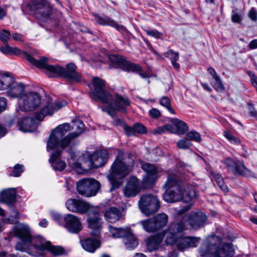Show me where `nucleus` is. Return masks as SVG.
<instances>
[{"label":"nucleus","mask_w":257,"mask_h":257,"mask_svg":"<svg viewBox=\"0 0 257 257\" xmlns=\"http://www.w3.org/2000/svg\"><path fill=\"white\" fill-rule=\"evenodd\" d=\"M10 233L21 240L15 245L17 250L27 252L35 256L42 255L45 250L49 251L55 256L64 253L65 250L62 247L52 245L50 241H46L41 236L33 237L30 227L26 224H19Z\"/></svg>","instance_id":"f257e3e1"},{"label":"nucleus","mask_w":257,"mask_h":257,"mask_svg":"<svg viewBox=\"0 0 257 257\" xmlns=\"http://www.w3.org/2000/svg\"><path fill=\"white\" fill-rule=\"evenodd\" d=\"M72 128L77 132L65 134L70 130V125L65 123L56 127L50 135L47 142L48 151L54 150L57 147L64 149L69 147L71 148L76 144V139L84 131V124L79 119L73 120Z\"/></svg>","instance_id":"f03ea898"},{"label":"nucleus","mask_w":257,"mask_h":257,"mask_svg":"<svg viewBox=\"0 0 257 257\" xmlns=\"http://www.w3.org/2000/svg\"><path fill=\"white\" fill-rule=\"evenodd\" d=\"M164 186L166 188L164 199L168 203L180 201L189 202L197 195L194 187L181 181L178 175L174 172L168 173L167 181Z\"/></svg>","instance_id":"7ed1b4c3"},{"label":"nucleus","mask_w":257,"mask_h":257,"mask_svg":"<svg viewBox=\"0 0 257 257\" xmlns=\"http://www.w3.org/2000/svg\"><path fill=\"white\" fill-rule=\"evenodd\" d=\"M25 55L26 59L33 65L44 69L45 73L49 77L61 76L72 83H78L82 80L81 74L76 71L77 67L73 63H70L64 68L59 65H49V58L46 57L37 60L28 53H25Z\"/></svg>","instance_id":"20e7f679"},{"label":"nucleus","mask_w":257,"mask_h":257,"mask_svg":"<svg viewBox=\"0 0 257 257\" xmlns=\"http://www.w3.org/2000/svg\"><path fill=\"white\" fill-rule=\"evenodd\" d=\"M133 159L123 152H119L111 166L107 178L111 185L110 190L118 188L122 184L120 180L125 177L133 170Z\"/></svg>","instance_id":"39448f33"},{"label":"nucleus","mask_w":257,"mask_h":257,"mask_svg":"<svg viewBox=\"0 0 257 257\" xmlns=\"http://www.w3.org/2000/svg\"><path fill=\"white\" fill-rule=\"evenodd\" d=\"M200 257H232L234 254L232 244L222 243V239L218 236L208 237L199 248Z\"/></svg>","instance_id":"423d86ee"},{"label":"nucleus","mask_w":257,"mask_h":257,"mask_svg":"<svg viewBox=\"0 0 257 257\" xmlns=\"http://www.w3.org/2000/svg\"><path fill=\"white\" fill-rule=\"evenodd\" d=\"M105 81L99 77H93L91 84H88L90 88L89 96L95 101H99L103 103H107L108 107L107 108V113L111 116L116 115V110L114 106L110 105V100H112V95L105 89Z\"/></svg>","instance_id":"0eeeda50"},{"label":"nucleus","mask_w":257,"mask_h":257,"mask_svg":"<svg viewBox=\"0 0 257 257\" xmlns=\"http://www.w3.org/2000/svg\"><path fill=\"white\" fill-rule=\"evenodd\" d=\"M108 58L112 63L114 64L122 70L138 73L140 76L144 79L149 78L151 76L149 72H143L139 65L127 61L125 58L121 56L111 55H109Z\"/></svg>","instance_id":"6e6552de"},{"label":"nucleus","mask_w":257,"mask_h":257,"mask_svg":"<svg viewBox=\"0 0 257 257\" xmlns=\"http://www.w3.org/2000/svg\"><path fill=\"white\" fill-rule=\"evenodd\" d=\"M100 183L93 178H84L80 180L76 184L78 193L84 197L95 196L100 189Z\"/></svg>","instance_id":"1a4fd4ad"},{"label":"nucleus","mask_w":257,"mask_h":257,"mask_svg":"<svg viewBox=\"0 0 257 257\" xmlns=\"http://www.w3.org/2000/svg\"><path fill=\"white\" fill-rule=\"evenodd\" d=\"M41 102V96L35 91L25 93L18 101L20 108L24 111L36 109L40 106Z\"/></svg>","instance_id":"9d476101"},{"label":"nucleus","mask_w":257,"mask_h":257,"mask_svg":"<svg viewBox=\"0 0 257 257\" xmlns=\"http://www.w3.org/2000/svg\"><path fill=\"white\" fill-rule=\"evenodd\" d=\"M138 204L142 212L147 216L155 213L160 207V201L158 198L150 194L141 196Z\"/></svg>","instance_id":"9b49d317"},{"label":"nucleus","mask_w":257,"mask_h":257,"mask_svg":"<svg viewBox=\"0 0 257 257\" xmlns=\"http://www.w3.org/2000/svg\"><path fill=\"white\" fill-rule=\"evenodd\" d=\"M185 228L184 222L180 221L170 224L167 229L160 234L162 237V240L165 238L166 244L173 245L176 244L179 236L177 233L182 232Z\"/></svg>","instance_id":"f8f14e48"},{"label":"nucleus","mask_w":257,"mask_h":257,"mask_svg":"<svg viewBox=\"0 0 257 257\" xmlns=\"http://www.w3.org/2000/svg\"><path fill=\"white\" fill-rule=\"evenodd\" d=\"M27 6L34 14L42 18L49 17L52 13V7L46 0H31Z\"/></svg>","instance_id":"ddd939ff"},{"label":"nucleus","mask_w":257,"mask_h":257,"mask_svg":"<svg viewBox=\"0 0 257 257\" xmlns=\"http://www.w3.org/2000/svg\"><path fill=\"white\" fill-rule=\"evenodd\" d=\"M87 213L88 225L92 229L91 234L97 237L100 235L101 226V219L98 209L93 206Z\"/></svg>","instance_id":"4468645a"},{"label":"nucleus","mask_w":257,"mask_h":257,"mask_svg":"<svg viewBox=\"0 0 257 257\" xmlns=\"http://www.w3.org/2000/svg\"><path fill=\"white\" fill-rule=\"evenodd\" d=\"M65 205L70 211L80 214L87 213L93 207L83 200L76 199H68Z\"/></svg>","instance_id":"2eb2a0df"},{"label":"nucleus","mask_w":257,"mask_h":257,"mask_svg":"<svg viewBox=\"0 0 257 257\" xmlns=\"http://www.w3.org/2000/svg\"><path fill=\"white\" fill-rule=\"evenodd\" d=\"M142 168L146 173L143 179L144 183L148 185L154 183L158 178V173L161 171L159 168L149 163L143 164Z\"/></svg>","instance_id":"dca6fc26"},{"label":"nucleus","mask_w":257,"mask_h":257,"mask_svg":"<svg viewBox=\"0 0 257 257\" xmlns=\"http://www.w3.org/2000/svg\"><path fill=\"white\" fill-rule=\"evenodd\" d=\"M65 227L67 230L72 233H78L82 229L80 219L76 216L68 214L64 218Z\"/></svg>","instance_id":"f3484780"},{"label":"nucleus","mask_w":257,"mask_h":257,"mask_svg":"<svg viewBox=\"0 0 257 257\" xmlns=\"http://www.w3.org/2000/svg\"><path fill=\"white\" fill-rule=\"evenodd\" d=\"M108 157L105 150L97 151L88 155V159L92 168H97L102 166L106 162Z\"/></svg>","instance_id":"a211bd4d"},{"label":"nucleus","mask_w":257,"mask_h":257,"mask_svg":"<svg viewBox=\"0 0 257 257\" xmlns=\"http://www.w3.org/2000/svg\"><path fill=\"white\" fill-rule=\"evenodd\" d=\"M141 191L139 179L134 176L131 177L123 189V194L126 197L136 196Z\"/></svg>","instance_id":"6ab92c4d"},{"label":"nucleus","mask_w":257,"mask_h":257,"mask_svg":"<svg viewBox=\"0 0 257 257\" xmlns=\"http://www.w3.org/2000/svg\"><path fill=\"white\" fill-rule=\"evenodd\" d=\"M131 102L128 97L123 96L121 94L116 93L114 95V98L112 96V100H110V105L114 106V108L117 111L122 113L126 112V107L129 106Z\"/></svg>","instance_id":"aec40b11"},{"label":"nucleus","mask_w":257,"mask_h":257,"mask_svg":"<svg viewBox=\"0 0 257 257\" xmlns=\"http://www.w3.org/2000/svg\"><path fill=\"white\" fill-rule=\"evenodd\" d=\"M207 220L206 215L202 212L191 214L188 218V222L192 228L197 229L204 226Z\"/></svg>","instance_id":"412c9836"},{"label":"nucleus","mask_w":257,"mask_h":257,"mask_svg":"<svg viewBox=\"0 0 257 257\" xmlns=\"http://www.w3.org/2000/svg\"><path fill=\"white\" fill-rule=\"evenodd\" d=\"M198 240L193 237L179 236L176 245L179 250H183L184 249L190 247H196Z\"/></svg>","instance_id":"4be33fe9"},{"label":"nucleus","mask_w":257,"mask_h":257,"mask_svg":"<svg viewBox=\"0 0 257 257\" xmlns=\"http://www.w3.org/2000/svg\"><path fill=\"white\" fill-rule=\"evenodd\" d=\"M55 112L53 103L51 99H48L44 104L40 112L35 114V118L38 120H42L45 116L52 115Z\"/></svg>","instance_id":"5701e85b"},{"label":"nucleus","mask_w":257,"mask_h":257,"mask_svg":"<svg viewBox=\"0 0 257 257\" xmlns=\"http://www.w3.org/2000/svg\"><path fill=\"white\" fill-rule=\"evenodd\" d=\"M19 130L23 132H32L36 130L37 124L32 117L23 118L18 122Z\"/></svg>","instance_id":"b1692460"},{"label":"nucleus","mask_w":257,"mask_h":257,"mask_svg":"<svg viewBox=\"0 0 257 257\" xmlns=\"http://www.w3.org/2000/svg\"><path fill=\"white\" fill-rule=\"evenodd\" d=\"M61 154V151L57 150L51 154L49 159V162L55 171H61L66 167L65 162L59 159Z\"/></svg>","instance_id":"393cba45"},{"label":"nucleus","mask_w":257,"mask_h":257,"mask_svg":"<svg viewBox=\"0 0 257 257\" xmlns=\"http://www.w3.org/2000/svg\"><path fill=\"white\" fill-rule=\"evenodd\" d=\"M16 199V192L14 188H9L0 192V202L10 204Z\"/></svg>","instance_id":"a878e982"},{"label":"nucleus","mask_w":257,"mask_h":257,"mask_svg":"<svg viewBox=\"0 0 257 257\" xmlns=\"http://www.w3.org/2000/svg\"><path fill=\"white\" fill-rule=\"evenodd\" d=\"M94 16L95 21L99 25L103 26L108 25L115 28L117 30L123 29L122 26L118 25L115 21L106 16H99L97 14H95Z\"/></svg>","instance_id":"bb28decb"},{"label":"nucleus","mask_w":257,"mask_h":257,"mask_svg":"<svg viewBox=\"0 0 257 257\" xmlns=\"http://www.w3.org/2000/svg\"><path fill=\"white\" fill-rule=\"evenodd\" d=\"M25 86L23 83H16L14 84L8 89L7 94L12 98H21L25 93Z\"/></svg>","instance_id":"cd10ccee"},{"label":"nucleus","mask_w":257,"mask_h":257,"mask_svg":"<svg viewBox=\"0 0 257 257\" xmlns=\"http://www.w3.org/2000/svg\"><path fill=\"white\" fill-rule=\"evenodd\" d=\"M104 217L108 222L114 223L121 218V212L118 208L112 207L105 211Z\"/></svg>","instance_id":"c85d7f7f"},{"label":"nucleus","mask_w":257,"mask_h":257,"mask_svg":"<svg viewBox=\"0 0 257 257\" xmlns=\"http://www.w3.org/2000/svg\"><path fill=\"white\" fill-rule=\"evenodd\" d=\"M82 247L86 251L94 252L100 246V241L96 239L87 238L81 241Z\"/></svg>","instance_id":"c756f323"},{"label":"nucleus","mask_w":257,"mask_h":257,"mask_svg":"<svg viewBox=\"0 0 257 257\" xmlns=\"http://www.w3.org/2000/svg\"><path fill=\"white\" fill-rule=\"evenodd\" d=\"M162 242V237L159 234L152 236L146 241L147 249L149 252L156 250Z\"/></svg>","instance_id":"7c9ffc66"},{"label":"nucleus","mask_w":257,"mask_h":257,"mask_svg":"<svg viewBox=\"0 0 257 257\" xmlns=\"http://www.w3.org/2000/svg\"><path fill=\"white\" fill-rule=\"evenodd\" d=\"M15 81V78L9 74L0 73V90H8Z\"/></svg>","instance_id":"2f4dec72"},{"label":"nucleus","mask_w":257,"mask_h":257,"mask_svg":"<svg viewBox=\"0 0 257 257\" xmlns=\"http://www.w3.org/2000/svg\"><path fill=\"white\" fill-rule=\"evenodd\" d=\"M123 242L126 249L128 250L134 249L139 243L138 239L131 230L123 238Z\"/></svg>","instance_id":"473e14b6"},{"label":"nucleus","mask_w":257,"mask_h":257,"mask_svg":"<svg viewBox=\"0 0 257 257\" xmlns=\"http://www.w3.org/2000/svg\"><path fill=\"white\" fill-rule=\"evenodd\" d=\"M232 173L234 175H240L245 177L252 176L253 174L251 171L246 168L243 163L240 162L236 163Z\"/></svg>","instance_id":"72a5a7b5"},{"label":"nucleus","mask_w":257,"mask_h":257,"mask_svg":"<svg viewBox=\"0 0 257 257\" xmlns=\"http://www.w3.org/2000/svg\"><path fill=\"white\" fill-rule=\"evenodd\" d=\"M170 121L176 128L175 134L183 135L188 130L187 124L179 119L172 118Z\"/></svg>","instance_id":"f704fd0d"},{"label":"nucleus","mask_w":257,"mask_h":257,"mask_svg":"<svg viewBox=\"0 0 257 257\" xmlns=\"http://www.w3.org/2000/svg\"><path fill=\"white\" fill-rule=\"evenodd\" d=\"M109 230L112 237L115 238L122 237L123 238L130 231V229L128 228H117L109 225Z\"/></svg>","instance_id":"c9c22d12"},{"label":"nucleus","mask_w":257,"mask_h":257,"mask_svg":"<svg viewBox=\"0 0 257 257\" xmlns=\"http://www.w3.org/2000/svg\"><path fill=\"white\" fill-rule=\"evenodd\" d=\"M153 219L155 222L158 230H159L166 225L168 217L166 214L160 213L153 217Z\"/></svg>","instance_id":"e433bc0d"},{"label":"nucleus","mask_w":257,"mask_h":257,"mask_svg":"<svg viewBox=\"0 0 257 257\" xmlns=\"http://www.w3.org/2000/svg\"><path fill=\"white\" fill-rule=\"evenodd\" d=\"M139 223L142 225L144 229L148 232H154L158 231L153 217L141 220Z\"/></svg>","instance_id":"4c0bfd02"},{"label":"nucleus","mask_w":257,"mask_h":257,"mask_svg":"<svg viewBox=\"0 0 257 257\" xmlns=\"http://www.w3.org/2000/svg\"><path fill=\"white\" fill-rule=\"evenodd\" d=\"M5 45L1 47L0 50L5 54H15L19 55L21 54V50L17 47H12L8 45L7 43L5 44Z\"/></svg>","instance_id":"58836bf2"},{"label":"nucleus","mask_w":257,"mask_h":257,"mask_svg":"<svg viewBox=\"0 0 257 257\" xmlns=\"http://www.w3.org/2000/svg\"><path fill=\"white\" fill-rule=\"evenodd\" d=\"M19 218V213L15 209H12L11 215L9 217L4 220V222L6 223L15 224L18 222Z\"/></svg>","instance_id":"ea45409f"},{"label":"nucleus","mask_w":257,"mask_h":257,"mask_svg":"<svg viewBox=\"0 0 257 257\" xmlns=\"http://www.w3.org/2000/svg\"><path fill=\"white\" fill-rule=\"evenodd\" d=\"M186 139L188 141H193L196 142H200L201 141L200 135L195 131H190L186 134Z\"/></svg>","instance_id":"a19ab883"},{"label":"nucleus","mask_w":257,"mask_h":257,"mask_svg":"<svg viewBox=\"0 0 257 257\" xmlns=\"http://www.w3.org/2000/svg\"><path fill=\"white\" fill-rule=\"evenodd\" d=\"M224 136L232 144L239 145L240 144V140L234 136L230 132L228 131L224 132Z\"/></svg>","instance_id":"79ce46f5"},{"label":"nucleus","mask_w":257,"mask_h":257,"mask_svg":"<svg viewBox=\"0 0 257 257\" xmlns=\"http://www.w3.org/2000/svg\"><path fill=\"white\" fill-rule=\"evenodd\" d=\"M160 104L167 108V109L172 114H175V111L171 106L170 100L168 97L164 96L160 101Z\"/></svg>","instance_id":"37998d69"},{"label":"nucleus","mask_w":257,"mask_h":257,"mask_svg":"<svg viewBox=\"0 0 257 257\" xmlns=\"http://www.w3.org/2000/svg\"><path fill=\"white\" fill-rule=\"evenodd\" d=\"M225 165L228 170L231 172L233 171L237 162L234 161L230 158H227L222 161Z\"/></svg>","instance_id":"c03bdc74"},{"label":"nucleus","mask_w":257,"mask_h":257,"mask_svg":"<svg viewBox=\"0 0 257 257\" xmlns=\"http://www.w3.org/2000/svg\"><path fill=\"white\" fill-rule=\"evenodd\" d=\"M23 165L19 164H16L11 173H10V175L14 177H19L21 175V174L24 171L23 169Z\"/></svg>","instance_id":"a18cd8bd"},{"label":"nucleus","mask_w":257,"mask_h":257,"mask_svg":"<svg viewBox=\"0 0 257 257\" xmlns=\"http://www.w3.org/2000/svg\"><path fill=\"white\" fill-rule=\"evenodd\" d=\"M166 57L169 58L171 62L177 61L179 59V53L177 52H174L172 50H169L164 54Z\"/></svg>","instance_id":"49530a36"},{"label":"nucleus","mask_w":257,"mask_h":257,"mask_svg":"<svg viewBox=\"0 0 257 257\" xmlns=\"http://www.w3.org/2000/svg\"><path fill=\"white\" fill-rule=\"evenodd\" d=\"M214 82L213 84V87L218 91H222L224 89L223 84L219 77H218L214 79Z\"/></svg>","instance_id":"de8ad7c7"},{"label":"nucleus","mask_w":257,"mask_h":257,"mask_svg":"<svg viewBox=\"0 0 257 257\" xmlns=\"http://www.w3.org/2000/svg\"><path fill=\"white\" fill-rule=\"evenodd\" d=\"M241 20V16L237 13V10L236 9L233 10L231 15V21L233 23H240Z\"/></svg>","instance_id":"09e8293b"},{"label":"nucleus","mask_w":257,"mask_h":257,"mask_svg":"<svg viewBox=\"0 0 257 257\" xmlns=\"http://www.w3.org/2000/svg\"><path fill=\"white\" fill-rule=\"evenodd\" d=\"M10 36L11 34L8 31L3 30L0 31V40H1L4 44L8 43Z\"/></svg>","instance_id":"8fccbe9b"},{"label":"nucleus","mask_w":257,"mask_h":257,"mask_svg":"<svg viewBox=\"0 0 257 257\" xmlns=\"http://www.w3.org/2000/svg\"><path fill=\"white\" fill-rule=\"evenodd\" d=\"M191 143L186 140H181L177 143V147L181 149H187L190 148L191 146Z\"/></svg>","instance_id":"3c124183"},{"label":"nucleus","mask_w":257,"mask_h":257,"mask_svg":"<svg viewBox=\"0 0 257 257\" xmlns=\"http://www.w3.org/2000/svg\"><path fill=\"white\" fill-rule=\"evenodd\" d=\"M135 133L139 134H145L147 132L146 127L141 123H136L134 124Z\"/></svg>","instance_id":"603ef678"},{"label":"nucleus","mask_w":257,"mask_h":257,"mask_svg":"<svg viewBox=\"0 0 257 257\" xmlns=\"http://www.w3.org/2000/svg\"><path fill=\"white\" fill-rule=\"evenodd\" d=\"M53 105L55 112L66 106L67 105V102L64 100L57 101L53 103Z\"/></svg>","instance_id":"864d4df0"},{"label":"nucleus","mask_w":257,"mask_h":257,"mask_svg":"<svg viewBox=\"0 0 257 257\" xmlns=\"http://www.w3.org/2000/svg\"><path fill=\"white\" fill-rule=\"evenodd\" d=\"M149 114L151 118L157 119L161 116V112L158 109L153 108L149 110Z\"/></svg>","instance_id":"5fc2aeb1"},{"label":"nucleus","mask_w":257,"mask_h":257,"mask_svg":"<svg viewBox=\"0 0 257 257\" xmlns=\"http://www.w3.org/2000/svg\"><path fill=\"white\" fill-rule=\"evenodd\" d=\"M247 74L250 77L252 84L257 90V76L251 71H248Z\"/></svg>","instance_id":"6e6d98bb"},{"label":"nucleus","mask_w":257,"mask_h":257,"mask_svg":"<svg viewBox=\"0 0 257 257\" xmlns=\"http://www.w3.org/2000/svg\"><path fill=\"white\" fill-rule=\"evenodd\" d=\"M7 106V101L6 98L3 97H0V113L6 109Z\"/></svg>","instance_id":"4d7b16f0"},{"label":"nucleus","mask_w":257,"mask_h":257,"mask_svg":"<svg viewBox=\"0 0 257 257\" xmlns=\"http://www.w3.org/2000/svg\"><path fill=\"white\" fill-rule=\"evenodd\" d=\"M248 110L250 116L257 118V111L255 110L252 104H248Z\"/></svg>","instance_id":"13d9d810"},{"label":"nucleus","mask_w":257,"mask_h":257,"mask_svg":"<svg viewBox=\"0 0 257 257\" xmlns=\"http://www.w3.org/2000/svg\"><path fill=\"white\" fill-rule=\"evenodd\" d=\"M146 33L148 36H150L156 38H158L160 36V33L156 30H146Z\"/></svg>","instance_id":"bf43d9fd"},{"label":"nucleus","mask_w":257,"mask_h":257,"mask_svg":"<svg viewBox=\"0 0 257 257\" xmlns=\"http://www.w3.org/2000/svg\"><path fill=\"white\" fill-rule=\"evenodd\" d=\"M124 129L125 130V133L128 136L134 135L135 133V127H132L131 126H128L126 124L124 125Z\"/></svg>","instance_id":"052dcab7"},{"label":"nucleus","mask_w":257,"mask_h":257,"mask_svg":"<svg viewBox=\"0 0 257 257\" xmlns=\"http://www.w3.org/2000/svg\"><path fill=\"white\" fill-rule=\"evenodd\" d=\"M212 179L216 182V183L223 180L221 175L216 172L211 173Z\"/></svg>","instance_id":"680f3d73"},{"label":"nucleus","mask_w":257,"mask_h":257,"mask_svg":"<svg viewBox=\"0 0 257 257\" xmlns=\"http://www.w3.org/2000/svg\"><path fill=\"white\" fill-rule=\"evenodd\" d=\"M113 124L116 126H121L124 127L126 123L123 119L117 118L114 120Z\"/></svg>","instance_id":"e2e57ef3"},{"label":"nucleus","mask_w":257,"mask_h":257,"mask_svg":"<svg viewBox=\"0 0 257 257\" xmlns=\"http://www.w3.org/2000/svg\"><path fill=\"white\" fill-rule=\"evenodd\" d=\"M191 207V204L186 205L183 206L181 209H179L177 213L178 215H182L183 213H184L185 212L190 210Z\"/></svg>","instance_id":"0e129e2a"},{"label":"nucleus","mask_w":257,"mask_h":257,"mask_svg":"<svg viewBox=\"0 0 257 257\" xmlns=\"http://www.w3.org/2000/svg\"><path fill=\"white\" fill-rule=\"evenodd\" d=\"M217 184L223 191H224V192L228 191V189L226 185L225 184L223 180H222L221 181L217 183Z\"/></svg>","instance_id":"69168bd1"},{"label":"nucleus","mask_w":257,"mask_h":257,"mask_svg":"<svg viewBox=\"0 0 257 257\" xmlns=\"http://www.w3.org/2000/svg\"><path fill=\"white\" fill-rule=\"evenodd\" d=\"M51 216L54 220H55L56 221H57L58 222L60 221L62 219L61 215L56 212H52Z\"/></svg>","instance_id":"338daca9"},{"label":"nucleus","mask_w":257,"mask_h":257,"mask_svg":"<svg viewBox=\"0 0 257 257\" xmlns=\"http://www.w3.org/2000/svg\"><path fill=\"white\" fill-rule=\"evenodd\" d=\"M248 47L250 49H255L257 48V39H253L251 40L249 44Z\"/></svg>","instance_id":"774afa93"}]
</instances>
